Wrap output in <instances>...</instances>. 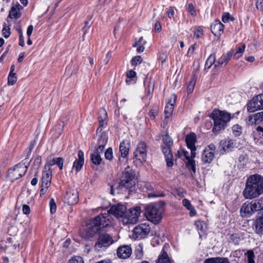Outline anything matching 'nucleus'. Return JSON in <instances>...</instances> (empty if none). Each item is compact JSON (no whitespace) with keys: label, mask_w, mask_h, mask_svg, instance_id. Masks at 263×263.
Returning a JSON list of instances; mask_svg holds the SVG:
<instances>
[{"label":"nucleus","mask_w":263,"mask_h":263,"mask_svg":"<svg viewBox=\"0 0 263 263\" xmlns=\"http://www.w3.org/2000/svg\"><path fill=\"white\" fill-rule=\"evenodd\" d=\"M142 59L140 55H137L133 58L131 63L133 66H136L142 62Z\"/></svg>","instance_id":"obj_48"},{"label":"nucleus","mask_w":263,"mask_h":263,"mask_svg":"<svg viewBox=\"0 0 263 263\" xmlns=\"http://www.w3.org/2000/svg\"><path fill=\"white\" fill-rule=\"evenodd\" d=\"M246 48V46L245 44L242 45L241 46H239L236 50L235 52H234L233 56L234 58L235 59H238L239 58L242 56V53H243L245 49Z\"/></svg>","instance_id":"obj_35"},{"label":"nucleus","mask_w":263,"mask_h":263,"mask_svg":"<svg viewBox=\"0 0 263 263\" xmlns=\"http://www.w3.org/2000/svg\"><path fill=\"white\" fill-rule=\"evenodd\" d=\"M90 26V24H89V22L88 21H85V25L82 28V31L83 32V38L84 37V35L87 32L88 30L89 29Z\"/></svg>","instance_id":"obj_57"},{"label":"nucleus","mask_w":263,"mask_h":263,"mask_svg":"<svg viewBox=\"0 0 263 263\" xmlns=\"http://www.w3.org/2000/svg\"><path fill=\"white\" fill-rule=\"evenodd\" d=\"M50 212L52 214L55 213L57 210V205L53 198H51L49 202Z\"/></svg>","instance_id":"obj_50"},{"label":"nucleus","mask_w":263,"mask_h":263,"mask_svg":"<svg viewBox=\"0 0 263 263\" xmlns=\"http://www.w3.org/2000/svg\"><path fill=\"white\" fill-rule=\"evenodd\" d=\"M156 263H172V260L167 252L164 250V247H163L159 255Z\"/></svg>","instance_id":"obj_25"},{"label":"nucleus","mask_w":263,"mask_h":263,"mask_svg":"<svg viewBox=\"0 0 263 263\" xmlns=\"http://www.w3.org/2000/svg\"><path fill=\"white\" fill-rule=\"evenodd\" d=\"M132 253V249L129 245L121 246L117 250V256L120 258H127L131 255Z\"/></svg>","instance_id":"obj_17"},{"label":"nucleus","mask_w":263,"mask_h":263,"mask_svg":"<svg viewBox=\"0 0 263 263\" xmlns=\"http://www.w3.org/2000/svg\"><path fill=\"white\" fill-rule=\"evenodd\" d=\"M216 57L214 54H211L207 59L205 63V69H210L212 65L214 64L215 65Z\"/></svg>","instance_id":"obj_34"},{"label":"nucleus","mask_w":263,"mask_h":263,"mask_svg":"<svg viewBox=\"0 0 263 263\" xmlns=\"http://www.w3.org/2000/svg\"><path fill=\"white\" fill-rule=\"evenodd\" d=\"M129 142L127 140H123L120 145L119 150L122 157H126L129 153Z\"/></svg>","instance_id":"obj_28"},{"label":"nucleus","mask_w":263,"mask_h":263,"mask_svg":"<svg viewBox=\"0 0 263 263\" xmlns=\"http://www.w3.org/2000/svg\"><path fill=\"white\" fill-rule=\"evenodd\" d=\"M20 5H15L13 6L9 13L8 17H10V18H15L17 19L20 18L21 16V13L20 12Z\"/></svg>","instance_id":"obj_30"},{"label":"nucleus","mask_w":263,"mask_h":263,"mask_svg":"<svg viewBox=\"0 0 263 263\" xmlns=\"http://www.w3.org/2000/svg\"><path fill=\"white\" fill-rule=\"evenodd\" d=\"M189 148L190 149V150H191V156L190 157L191 159H194V158L196 157V147H191V148Z\"/></svg>","instance_id":"obj_64"},{"label":"nucleus","mask_w":263,"mask_h":263,"mask_svg":"<svg viewBox=\"0 0 263 263\" xmlns=\"http://www.w3.org/2000/svg\"><path fill=\"white\" fill-rule=\"evenodd\" d=\"M196 141L197 137L194 133L191 132L185 136V142L188 148L196 147Z\"/></svg>","instance_id":"obj_26"},{"label":"nucleus","mask_w":263,"mask_h":263,"mask_svg":"<svg viewBox=\"0 0 263 263\" xmlns=\"http://www.w3.org/2000/svg\"><path fill=\"white\" fill-rule=\"evenodd\" d=\"M186 166L189 170H191L195 174L196 173V163L194 159H190L187 160Z\"/></svg>","instance_id":"obj_38"},{"label":"nucleus","mask_w":263,"mask_h":263,"mask_svg":"<svg viewBox=\"0 0 263 263\" xmlns=\"http://www.w3.org/2000/svg\"><path fill=\"white\" fill-rule=\"evenodd\" d=\"M231 15L229 13H224L222 16V21L223 23H226L229 22L230 18H231Z\"/></svg>","instance_id":"obj_58"},{"label":"nucleus","mask_w":263,"mask_h":263,"mask_svg":"<svg viewBox=\"0 0 263 263\" xmlns=\"http://www.w3.org/2000/svg\"><path fill=\"white\" fill-rule=\"evenodd\" d=\"M240 240V238L239 236V235L237 234H232L230 235L229 238L230 242H232L235 245H237L239 243Z\"/></svg>","instance_id":"obj_42"},{"label":"nucleus","mask_w":263,"mask_h":263,"mask_svg":"<svg viewBox=\"0 0 263 263\" xmlns=\"http://www.w3.org/2000/svg\"><path fill=\"white\" fill-rule=\"evenodd\" d=\"M214 154L213 152H210L208 149H204L202 155V161L203 163H210L213 160Z\"/></svg>","instance_id":"obj_29"},{"label":"nucleus","mask_w":263,"mask_h":263,"mask_svg":"<svg viewBox=\"0 0 263 263\" xmlns=\"http://www.w3.org/2000/svg\"><path fill=\"white\" fill-rule=\"evenodd\" d=\"M29 164L30 161L23 160L15 165L14 167L8 170L7 177L12 182L19 179L25 174Z\"/></svg>","instance_id":"obj_6"},{"label":"nucleus","mask_w":263,"mask_h":263,"mask_svg":"<svg viewBox=\"0 0 263 263\" xmlns=\"http://www.w3.org/2000/svg\"><path fill=\"white\" fill-rule=\"evenodd\" d=\"M107 114L104 109H101L99 112L98 121L99 122V127H103L107 123Z\"/></svg>","instance_id":"obj_31"},{"label":"nucleus","mask_w":263,"mask_h":263,"mask_svg":"<svg viewBox=\"0 0 263 263\" xmlns=\"http://www.w3.org/2000/svg\"><path fill=\"white\" fill-rule=\"evenodd\" d=\"M254 212L260 210H263V200L262 199H258L252 200L250 202Z\"/></svg>","instance_id":"obj_32"},{"label":"nucleus","mask_w":263,"mask_h":263,"mask_svg":"<svg viewBox=\"0 0 263 263\" xmlns=\"http://www.w3.org/2000/svg\"><path fill=\"white\" fill-rule=\"evenodd\" d=\"M158 111L156 108H153L149 112V115L153 119H155L156 116L157 115Z\"/></svg>","instance_id":"obj_60"},{"label":"nucleus","mask_w":263,"mask_h":263,"mask_svg":"<svg viewBox=\"0 0 263 263\" xmlns=\"http://www.w3.org/2000/svg\"><path fill=\"white\" fill-rule=\"evenodd\" d=\"M109 225V215L108 213H102L87 224L86 228L79 231L80 236L86 240H91L95 235L100 230Z\"/></svg>","instance_id":"obj_1"},{"label":"nucleus","mask_w":263,"mask_h":263,"mask_svg":"<svg viewBox=\"0 0 263 263\" xmlns=\"http://www.w3.org/2000/svg\"><path fill=\"white\" fill-rule=\"evenodd\" d=\"M166 13L167 14V16L170 18H172L174 17V11L172 8H169L167 9Z\"/></svg>","instance_id":"obj_62"},{"label":"nucleus","mask_w":263,"mask_h":263,"mask_svg":"<svg viewBox=\"0 0 263 263\" xmlns=\"http://www.w3.org/2000/svg\"><path fill=\"white\" fill-rule=\"evenodd\" d=\"M195 83V80L194 79H192L190 81L189 83L188 84L187 87V92L188 93H191L193 92L194 89Z\"/></svg>","instance_id":"obj_45"},{"label":"nucleus","mask_w":263,"mask_h":263,"mask_svg":"<svg viewBox=\"0 0 263 263\" xmlns=\"http://www.w3.org/2000/svg\"><path fill=\"white\" fill-rule=\"evenodd\" d=\"M146 42L145 41L143 37H141L139 40L135 43V44L133 45V47H136V46H142L144 47V46L145 45Z\"/></svg>","instance_id":"obj_55"},{"label":"nucleus","mask_w":263,"mask_h":263,"mask_svg":"<svg viewBox=\"0 0 263 263\" xmlns=\"http://www.w3.org/2000/svg\"><path fill=\"white\" fill-rule=\"evenodd\" d=\"M188 11L192 16H195L196 15V11L193 4L191 3L189 4Z\"/></svg>","instance_id":"obj_54"},{"label":"nucleus","mask_w":263,"mask_h":263,"mask_svg":"<svg viewBox=\"0 0 263 263\" xmlns=\"http://www.w3.org/2000/svg\"><path fill=\"white\" fill-rule=\"evenodd\" d=\"M203 34V29L201 27H198L194 31V36L197 39L200 37Z\"/></svg>","instance_id":"obj_47"},{"label":"nucleus","mask_w":263,"mask_h":263,"mask_svg":"<svg viewBox=\"0 0 263 263\" xmlns=\"http://www.w3.org/2000/svg\"><path fill=\"white\" fill-rule=\"evenodd\" d=\"M126 208L125 206L121 204L114 205L111 206L109 210L106 213H108L109 215V219L110 218V215H114L117 218H122L124 219ZM109 223L110 221L109 220Z\"/></svg>","instance_id":"obj_14"},{"label":"nucleus","mask_w":263,"mask_h":263,"mask_svg":"<svg viewBox=\"0 0 263 263\" xmlns=\"http://www.w3.org/2000/svg\"><path fill=\"white\" fill-rule=\"evenodd\" d=\"M17 81L16 74L9 73L8 77V84L9 85H14Z\"/></svg>","instance_id":"obj_43"},{"label":"nucleus","mask_w":263,"mask_h":263,"mask_svg":"<svg viewBox=\"0 0 263 263\" xmlns=\"http://www.w3.org/2000/svg\"><path fill=\"white\" fill-rule=\"evenodd\" d=\"M219 146L221 148L220 152L224 154L233 151L236 147V143L233 140L227 138L220 141Z\"/></svg>","instance_id":"obj_15"},{"label":"nucleus","mask_w":263,"mask_h":263,"mask_svg":"<svg viewBox=\"0 0 263 263\" xmlns=\"http://www.w3.org/2000/svg\"><path fill=\"white\" fill-rule=\"evenodd\" d=\"M186 166L189 170H191L195 174L196 173V163L194 159H190L187 160Z\"/></svg>","instance_id":"obj_36"},{"label":"nucleus","mask_w":263,"mask_h":263,"mask_svg":"<svg viewBox=\"0 0 263 263\" xmlns=\"http://www.w3.org/2000/svg\"><path fill=\"white\" fill-rule=\"evenodd\" d=\"M23 212L24 214L28 215L30 213V209L29 205L27 204L23 205Z\"/></svg>","instance_id":"obj_59"},{"label":"nucleus","mask_w":263,"mask_h":263,"mask_svg":"<svg viewBox=\"0 0 263 263\" xmlns=\"http://www.w3.org/2000/svg\"><path fill=\"white\" fill-rule=\"evenodd\" d=\"M223 25L218 20H215L211 25V30L216 36L219 37L223 32Z\"/></svg>","instance_id":"obj_19"},{"label":"nucleus","mask_w":263,"mask_h":263,"mask_svg":"<svg viewBox=\"0 0 263 263\" xmlns=\"http://www.w3.org/2000/svg\"><path fill=\"white\" fill-rule=\"evenodd\" d=\"M145 215L147 220L154 224H158L162 218L164 203L160 202L149 204L145 207Z\"/></svg>","instance_id":"obj_4"},{"label":"nucleus","mask_w":263,"mask_h":263,"mask_svg":"<svg viewBox=\"0 0 263 263\" xmlns=\"http://www.w3.org/2000/svg\"><path fill=\"white\" fill-rule=\"evenodd\" d=\"M220 257H212L206 259L203 263H220Z\"/></svg>","instance_id":"obj_51"},{"label":"nucleus","mask_w":263,"mask_h":263,"mask_svg":"<svg viewBox=\"0 0 263 263\" xmlns=\"http://www.w3.org/2000/svg\"><path fill=\"white\" fill-rule=\"evenodd\" d=\"M48 167L47 165L44 166L42 172L41 189L40 190L41 196H44L47 193V190L51 183L52 171L51 168H49Z\"/></svg>","instance_id":"obj_8"},{"label":"nucleus","mask_w":263,"mask_h":263,"mask_svg":"<svg viewBox=\"0 0 263 263\" xmlns=\"http://www.w3.org/2000/svg\"><path fill=\"white\" fill-rule=\"evenodd\" d=\"M112 149L111 147H109L105 152V158L106 159L111 160L112 159Z\"/></svg>","instance_id":"obj_49"},{"label":"nucleus","mask_w":263,"mask_h":263,"mask_svg":"<svg viewBox=\"0 0 263 263\" xmlns=\"http://www.w3.org/2000/svg\"><path fill=\"white\" fill-rule=\"evenodd\" d=\"M263 193V177L255 174L249 176L246 181L242 194L245 199H252Z\"/></svg>","instance_id":"obj_2"},{"label":"nucleus","mask_w":263,"mask_h":263,"mask_svg":"<svg viewBox=\"0 0 263 263\" xmlns=\"http://www.w3.org/2000/svg\"><path fill=\"white\" fill-rule=\"evenodd\" d=\"M210 117L214 122L212 132L214 134H218L220 130L224 129L232 118L230 113L219 109H214Z\"/></svg>","instance_id":"obj_3"},{"label":"nucleus","mask_w":263,"mask_h":263,"mask_svg":"<svg viewBox=\"0 0 263 263\" xmlns=\"http://www.w3.org/2000/svg\"><path fill=\"white\" fill-rule=\"evenodd\" d=\"M176 100V95L174 94L172 95L165 107L164 114L165 119H168L172 116Z\"/></svg>","instance_id":"obj_18"},{"label":"nucleus","mask_w":263,"mask_h":263,"mask_svg":"<svg viewBox=\"0 0 263 263\" xmlns=\"http://www.w3.org/2000/svg\"><path fill=\"white\" fill-rule=\"evenodd\" d=\"M78 159H76L73 163V168H75L77 172L80 171L84 163V153L82 150L78 152Z\"/></svg>","instance_id":"obj_24"},{"label":"nucleus","mask_w":263,"mask_h":263,"mask_svg":"<svg viewBox=\"0 0 263 263\" xmlns=\"http://www.w3.org/2000/svg\"><path fill=\"white\" fill-rule=\"evenodd\" d=\"M254 254L253 251H249L247 253V259L248 263H255L254 260Z\"/></svg>","instance_id":"obj_52"},{"label":"nucleus","mask_w":263,"mask_h":263,"mask_svg":"<svg viewBox=\"0 0 263 263\" xmlns=\"http://www.w3.org/2000/svg\"><path fill=\"white\" fill-rule=\"evenodd\" d=\"M256 6L258 9L263 11V0H257L256 2Z\"/></svg>","instance_id":"obj_61"},{"label":"nucleus","mask_w":263,"mask_h":263,"mask_svg":"<svg viewBox=\"0 0 263 263\" xmlns=\"http://www.w3.org/2000/svg\"><path fill=\"white\" fill-rule=\"evenodd\" d=\"M162 141L161 147L165 156L166 165L168 167H172L174 164L173 155L172 153L173 141L167 134H166L163 136Z\"/></svg>","instance_id":"obj_7"},{"label":"nucleus","mask_w":263,"mask_h":263,"mask_svg":"<svg viewBox=\"0 0 263 263\" xmlns=\"http://www.w3.org/2000/svg\"><path fill=\"white\" fill-rule=\"evenodd\" d=\"M186 166L189 170H191L195 174L196 173V163L194 159H190L187 160Z\"/></svg>","instance_id":"obj_37"},{"label":"nucleus","mask_w":263,"mask_h":263,"mask_svg":"<svg viewBox=\"0 0 263 263\" xmlns=\"http://www.w3.org/2000/svg\"><path fill=\"white\" fill-rule=\"evenodd\" d=\"M234 54V51L231 50L228 51L226 54H223L221 57L218 59L215 62V67L224 66L227 65L228 61L230 60Z\"/></svg>","instance_id":"obj_23"},{"label":"nucleus","mask_w":263,"mask_h":263,"mask_svg":"<svg viewBox=\"0 0 263 263\" xmlns=\"http://www.w3.org/2000/svg\"><path fill=\"white\" fill-rule=\"evenodd\" d=\"M141 214V208L137 206L125 211L124 219H127V222L129 223H136L139 219Z\"/></svg>","instance_id":"obj_12"},{"label":"nucleus","mask_w":263,"mask_h":263,"mask_svg":"<svg viewBox=\"0 0 263 263\" xmlns=\"http://www.w3.org/2000/svg\"><path fill=\"white\" fill-rule=\"evenodd\" d=\"M263 123V111L256 113L248 118V124L250 125Z\"/></svg>","instance_id":"obj_22"},{"label":"nucleus","mask_w":263,"mask_h":263,"mask_svg":"<svg viewBox=\"0 0 263 263\" xmlns=\"http://www.w3.org/2000/svg\"><path fill=\"white\" fill-rule=\"evenodd\" d=\"M151 230L149 226L145 223L136 226L133 230V235L137 239H142L146 237Z\"/></svg>","instance_id":"obj_11"},{"label":"nucleus","mask_w":263,"mask_h":263,"mask_svg":"<svg viewBox=\"0 0 263 263\" xmlns=\"http://www.w3.org/2000/svg\"><path fill=\"white\" fill-rule=\"evenodd\" d=\"M68 263H84V261L82 257L76 256L70 259Z\"/></svg>","instance_id":"obj_46"},{"label":"nucleus","mask_w":263,"mask_h":263,"mask_svg":"<svg viewBox=\"0 0 263 263\" xmlns=\"http://www.w3.org/2000/svg\"><path fill=\"white\" fill-rule=\"evenodd\" d=\"M250 202H245L240 210V213L243 217H249L254 213Z\"/></svg>","instance_id":"obj_20"},{"label":"nucleus","mask_w":263,"mask_h":263,"mask_svg":"<svg viewBox=\"0 0 263 263\" xmlns=\"http://www.w3.org/2000/svg\"><path fill=\"white\" fill-rule=\"evenodd\" d=\"M136 179L134 171L129 166L126 167L120 179L119 187L124 188L133 192L135 190Z\"/></svg>","instance_id":"obj_5"},{"label":"nucleus","mask_w":263,"mask_h":263,"mask_svg":"<svg viewBox=\"0 0 263 263\" xmlns=\"http://www.w3.org/2000/svg\"><path fill=\"white\" fill-rule=\"evenodd\" d=\"M64 199L69 204H75L79 201V193L77 190L70 189L66 192Z\"/></svg>","instance_id":"obj_16"},{"label":"nucleus","mask_w":263,"mask_h":263,"mask_svg":"<svg viewBox=\"0 0 263 263\" xmlns=\"http://www.w3.org/2000/svg\"><path fill=\"white\" fill-rule=\"evenodd\" d=\"M232 132L235 137L239 136L242 133V128L239 125H235L232 127Z\"/></svg>","instance_id":"obj_39"},{"label":"nucleus","mask_w":263,"mask_h":263,"mask_svg":"<svg viewBox=\"0 0 263 263\" xmlns=\"http://www.w3.org/2000/svg\"><path fill=\"white\" fill-rule=\"evenodd\" d=\"M64 159L62 157L53 158L52 160H49L45 166H48L49 168L55 164H57L60 170H62L63 167Z\"/></svg>","instance_id":"obj_27"},{"label":"nucleus","mask_w":263,"mask_h":263,"mask_svg":"<svg viewBox=\"0 0 263 263\" xmlns=\"http://www.w3.org/2000/svg\"><path fill=\"white\" fill-rule=\"evenodd\" d=\"M114 240L112 236L107 233H100L99 234L94 248L96 251H100L106 250L110 245L114 243Z\"/></svg>","instance_id":"obj_9"},{"label":"nucleus","mask_w":263,"mask_h":263,"mask_svg":"<svg viewBox=\"0 0 263 263\" xmlns=\"http://www.w3.org/2000/svg\"><path fill=\"white\" fill-rule=\"evenodd\" d=\"M42 163V157L40 156H37L33 160V164L38 168Z\"/></svg>","instance_id":"obj_53"},{"label":"nucleus","mask_w":263,"mask_h":263,"mask_svg":"<svg viewBox=\"0 0 263 263\" xmlns=\"http://www.w3.org/2000/svg\"><path fill=\"white\" fill-rule=\"evenodd\" d=\"M90 159L92 163L97 165L100 164L102 161L100 154L96 152L91 154Z\"/></svg>","instance_id":"obj_33"},{"label":"nucleus","mask_w":263,"mask_h":263,"mask_svg":"<svg viewBox=\"0 0 263 263\" xmlns=\"http://www.w3.org/2000/svg\"><path fill=\"white\" fill-rule=\"evenodd\" d=\"M253 226L256 234L259 235L263 234V213L261 216L256 217L254 221Z\"/></svg>","instance_id":"obj_21"},{"label":"nucleus","mask_w":263,"mask_h":263,"mask_svg":"<svg viewBox=\"0 0 263 263\" xmlns=\"http://www.w3.org/2000/svg\"><path fill=\"white\" fill-rule=\"evenodd\" d=\"M183 205L187 209L191 210L193 209V206L192 205L190 201L187 199H184L182 200Z\"/></svg>","instance_id":"obj_56"},{"label":"nucleus","mask_w":263,"mask_h":263,"mask_svg":"<svg viewBox=\"0 0 263 263\" xmlns=\"http://www.w3.org/2000/svg\"><path fill=\"white\" fill-rule=\"evenodd\" d=\"M204 149H208L210 152H213V154H214L216 149V146L214 144L211 143L206 147Z\"/></svg>","instance_id":"obj_63"},{"label":"nucleus","mask_w":263,"mask_h":263,"mask_svg":"<svg viewBox=\"0 0 263 263\" xmlns=\"http://www.w3.org/2000/svg\"><path fill=\"white\" fill-rule=\"evenodd\" d=\"M33 146H34V142L31 141L30 144V146H29V148H27L25 151V153L26 154V158L24 160V161H26V160H28V159L29 158V156L31 155V152L33 148Z\"/></svg>","instance_id":"obj_44"},{"label":"nucleus","mask_w":263,"mask_h":263,"mask_svg":"<svg viewBox=\"0 0 263 263\" xmlns=\"http://www.w3.org/2000/svg\"><path fill=\"white\" fill-rule=\"evenodd\" d=\"M134 158L140 163H143L146 159V145L143 142H140L134 152Z\"/></svg>","instance_id":"obj_13"},{"label":"nucleus","mask_w":263,"mask_h":263,"mask_svg":"<svg viewBox=\"0 0 263 263\" xmlns=\"http://www.w3.org/2000/svg\"><path fill=\"white\" fill-rule=\"evenodd\" d=\"M2 32H3V36L5 38L9 37L11 34L10 28L9 26H7L5 23L3 25Z\"/></svg>","instance_id":"obj_41"},{"label":"nucleus","mask_w":263,"mask_h":263,"mask_svg":"<svg viewBox=\"0 0 263 263\" xmlns=\"http://www.w3.org/2000/svg\"><path fill=\"white\" fill-rule=\"evenodd\" d=\"M107 142V137L104 134H102L98 139V145L105 146Z\"/></svg>","instance_id":"obj_40"},{"label":"nucleus","mask_w":263,"mask_h":263,"mask_svg":"<svg viewBox=\"0 0 263 263\" xmlns=\"http://www.w3.org/2000/svg\"><path fill=\"white\" fill-rule=\"evenodd\" d=\"M262 109H263V93L253 97L247 104V110L250 112Z\"/></svg>","instance_id":"obj_10"}]
</instances>
